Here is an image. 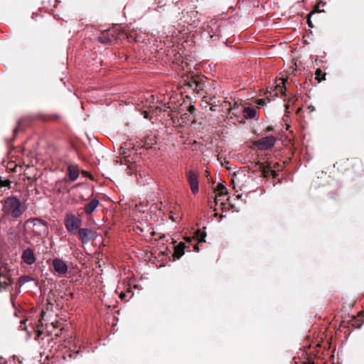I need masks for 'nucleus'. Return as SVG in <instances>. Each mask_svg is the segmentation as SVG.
<instances>
[{"mask_svg": "<svg viewBox=\"0 0 364 364\" xmlns=\"http://www.w3.org/2000/svg\"><path fill=\"white\" fill-rule=\"evenodd\" d=\"M155 143H156V141H155V139H150V142H147V141H146V144H155Z\"/></svg>", "mask_w": 364, "mask_h": 364, "instance_id": "nucleus-38", "label": "nucleus"}, {"mask_svg": "<svg viewBox=\"0 0 364 364\" xmlns=\"http://www.w3.org/2000/svg\"><path fill=\"white\" fill-rule=\"evenodd\" d=\"M304 364H314V362L311 363V362H308V363H304Z\"/></svg>", "mask_w": 364, "mask_h": 364, "instance_id": "nucleus-43", "label": "nucleus"}, {"mask_svg": "<svg viewBox=\"0 0 364 364\" xmlns=\"http://www.w3.org/2000/svg\"><path fill=\"white\" fill-rule=\"evenodd\" d=\"M238 109V107H229L228 108V111H229V113H232V114H234V115H235V116L237 115V112H235V111L236 109Z\"/></svg>", "mask_w": 364, "mask_h": 364, "instance_id": "nucleus-30", "label": "nucleus"}, {"mask_svg": "<svg viewBox=\"0 0 364 364\" xmlns=\"http://www.w3.org/2000/svg\"><path fill=\"white\" fill-rule=\"evenodd\" d=\"M52 264L54 271L59 275L64 276L67 274L68 267L63 259L55 258L53 259Z\"/></svg>", "mask_w": 364, "mask_h": 364, "instance_id": "nucleus-8", "label": "nucleus"}, {"mask_svg": "<svg viewBox=\"0 0 364 364\" xmlns=\"http://www.w3.org/2000/svg\"><path fill=\"white\" fill-rule=\"evenodd\" d=\"M255 166L257 167V169L262 173V176L264 178H269L270 176L272 168L269 164L266 165L264 163L257 162L255 164Z\"/></svg>", "mask_w": 364, "mask_h": 364, "instance_id": "nucleus-11", "label": "nucleus"}, {"mask_svg": "<svg viewBox=\"0 0 364 364\" xmlns=\"http://www.w3.org/2000/svg\"><path fill=\"white\" fill-rule=\"evenodd\" d=\"M206 237V233L204 231L198 229L195 232L193 239L198 240V243H202L205 242V238Z\"/></svg>", "mask_w": 364, "mask_h": 364, "instance_id": "nucleus-19", "label": "nucleus"}, {"mask_svg": "<svg viewBox=\"0 0 364 364\" xmlns=\"http://www.w3.org/2000/svg\"><path fill=\"white\" fill-rule=\"evenodd\" d=\"M270 176H271L273 178H277V176H278V173H277L275 170L272 169V173L270 174Z\"/></svg>", "mask_w": 364, "mask_h": 364, "instance_id": "nucleus-33", "label": "nucleus"}, {"mask_svg": "<svg viewBox=\"0 0 364 364\" xmlns=\"http://www.w3.org/2000/svg\"><path fill=\"white\" fill-rule=\"evenodd\" d=\"M199 244H200V243H198V242L196 245H194V247H193V250H194L195 251H197V252H198V251H199V247H198Z\"/></svg>", "mask_w": 364, "mask_h": 364, "instance_id": "nucleus-36", "label": "nucleus"}, {"mask_svg": "<svg viewBox=\"0 0 364 364\" xmlns=\"http://www.w3.org/2000/svg\"><path fill=\"white\" fill-rule=\"evenodd\" d=\"M216 191L219 192V193L218 195H216L214 198V201H215V204L217 205L218 203V200H219L218 198L225 196L228 193V191H227L225 186L222 183H219L217 186Z\"/></svg>", "mask_w": 364, "mask_h": 364, "instance_id": "nucleus-17", "label": "nucleus"}, {"mask_svg": "<svg viewBox=\"0 0 364 364\" xmlns=\"http://www.w3.org/2000/svg\"><path fill=\"white\" fill-rule=\"evenodd\" d=\"M117 39L114 30H107L102 32L98 37V41L103 44L111 43L114 40Z\"/></svg>", "mask_w": 364, "mask_h": 364, "instance_id": "nucleus-9", "label": "nucleus"}, {"mask_svg": "<svg viewBox=\"0 0 364 364\" xmlns=\"http://www.w3.org/2000/svg\"><path fill=\"white\" fill-rule=\"evenodd\" d=\"M285 82L286 80L283 81L281 85H277L276 86V90H278L282 95H284L286 92V87H285Z\"/></svg>", "mask_w": 364, "mask_h": 364, "instance_id": "nucleus-26", "label": "nucleus"}, {"mask_svg": "<svg viewBox=\"0 0 364 364\" xmlns=\"http://www.w3.org/2000/svg\"><path fill=\"white\" fill-rule=\"evenodd\" d=\"M181 119L183 122L190 120V115L188 113H184L181 116Z\"/></svg>", "mask_w": 364, "mask_h": 364, "instance_id": "nucleus-28", "label": "nucleus"}, {"mask_svg": "<svg viewBox=\"0 0 364 364\" xmlns=\"http://www.w3.org/2000/svg\"><path fill=\"white\" fill-rule=\"evenodd\" d=\"M11 183V181L9 179H3L2 177L0 176V188H7L10 189Z\"/></svg>", "mask_w": 364, "mask_h": 364, "instance_id": "nucleus-22", "label": "nucleus"}, {"mask_svg": "<svg viewBox=\"0 0 364 364\" xmlns=\"http://www.w3.org/2000/svg\"><path fill=\"white\" fill-rule=\"evenodd\" d=\"M186 241H187V242H191V239L190 237H187V238H186Z\"/></svg>", "mask_w": 364, "mask_h": 364, "instance_id": "nucleus-42", "label": "nucleus"}, {"mask_svg": "<svg viewBox=\"0 0 364 364\" xmlns=\"http://www.w3.org/2000/svg\"><path fill=\"white\" fill-rule=\"evenodd\" d=\"M187 110L188 111L189 113L194 114L195 112L196 111V109L194 105H191L188 106Z\"/></svg>", "mask_w": 364, "mask_h": 364, "instance_id": "nucleus-29", "label": "nucleus"}, {"mask_svg": "<svg viewBox=\"0 0 364 364\" xmlns=\"http://www.w3.org/2000/svg\"><path fill=\"white\" fill-rule=\"evenodd\" d=\"M52 325H53V328H57L60 326V323L59 321H55V322H53Z\"/></svg>", "mask_w": 364, "mask_h": 364, "instance_id": "nucleus-34", "label": "nucleus"}, {"mask_svg": "<svg viewBox=\"0 0 364 364\" xmlns=\"http://www.w3.org/2000/svg\"><path fill=\"white\" fill-rule=\"evenodd\" d=\"M68 173L71 181H75L79 176L78 166L75 164H70L68 168Z\"/></svg>", "mask_w": 364, "mask_h": 364, "instance_id": "nucleus-13", "label": "nucleus"}, {"mask_svg": "<svg viewBox=\"0 0 364 364\" xmlns=\"http://www.w3.org/2000/svg\"><path fill=\"white\" fill-rule=\"evenodd\" d=\"M59 118V117L58 115H53L49 119H51V120H58Z\"/></svg>", "mask_w": 364, "mask_h": 364, "instance_id": "nucleus-37", "label": "nucleus"}, {"mask_svg": "<svg viewBox=\"0 0 364 364\" xmlns=\"http://www.w3.org/2000/svg\"><path fill=\"white\" fill-rule=\"evenodd\" d=\"M358 321H360V323L357 324L358 327H360L362 323L364 322V313L360 312L358 315Z\"/></svg>", "mask_w": 364, "mask_h": 364, "instance_id": "nucleus-27", "label": "nucleus"}, {"mask_svg": "<svg viewBox=\"0 0 364 364\" xmlns=\"http://www.w3.org/2000/svg\"><path fill=\"white\" fill-rule=\"evenodd\" d=\"M187 181L193 194L198 192V176L193 171H188L186 173Z\"/></svg>", "mask_w": 364, "mask_h": 364, "instance_id": "nucleus-7", "label": "nucleus"}, {"mask_svg": "<svg viewBox=\"0 0 364 364\" xmlns=\"http://www.w3.org/2000/svg\"><path fill=\"white\" fill-rule=\"evenodd\" d=\"M245 119H254L257 115V111L254 108L245 107L242 109Z\"/></svg>", "mask_w": 364, "mask_h": 364, "instance_id": "nucleus-18", "label": "nucleus"}, {"mask_svg": "<svg viewBox=\"0 0 364 364\" xmlns=\"http://www.w3.org/2000/svg\"><path fill=\"white\" fill-rule=\"evenodd\" d=\"M77 235L82 244H87L96 238L97 233L90 228H80Z\"/></svg>", "mask_w": 364, "mask_h": 364, "instance_id": "nucleus-5", "label": "nucleus"}, {"mask_svg": "<svg viewBox=\"0 0 364 364\" xmlns=\"http://www.w3.org/2000/svg\"><path fill=\"white\" fill-rule=\"evenodd\" d=\"M321 4H322V6H324L325 5V1H318V4L314 6V10L308 14L307 22H308V24H309V27H311V28L314 27V26H313V24H312V23H311V21L310 20L311 16H313L316 13H321V12H323L324 11L323 10H320L319 9V7H320Z\"/></svg>", "mask_w": 364, "mask_h": 364, "instance_id": "nucleus-16", "label": "nucleus"}, {"mask_svg": "<svg viewBox=\"0 0 364 364\" xmlns=\"http://www.w3.org/2000/svg\"><path fill=\"white\" fill-rule=\"evenodd\" d=\"M33 278L28 275H24L19 277L18 284L19 285L18 292H20V287L23 285L25 283L32 281Z\"/></svg>", "mask_w": 364, "mask_h": 364, "instance_id": "nucleus-20", "label": "nucleus"}, {"mask_svg": "<svg viewBox=\"0 0 364 364\" xmlns=\"http://www.w3.org/2000/svg\"><path fill=\"white\" fill-rule=\"evenodd\" d=\"M82 220L79 217L73 213H67L64 218V225L72 235H76L77 232L80 228Z\"/></svg>", "mask_w": 364, "mask_h": 364, "instance_id": "nucleus-4", "label": "nucleus"}, {"mask_svg": "<svg viewBox=\"0 0 364 364\" xmlns=\"http://www.w3.org/2000/svg\"><path fill=\"white\" fill-rule=\"evenodd\" d=\"M25 324H26V321H25V320L21 321V326H20V327H21V328H23V325H25Z\"/></svg>", "mask_w": 364, "mask_h": 364, "instance_id": "nucleus-39", "label": "nucleus"}, {"mask_svg": "<svg viewBox=\"0 0 364 364\" xmlns=\"http://www.w3.org/2000/svg\"><path fill=\"white\" fill-rule=\"evenodd\" d=\"M267 131H268V132H272V131H273V128H272V127H269L267 128Z\"/></svg>", "mask_w": 364, "mask_h": 364, "instance_id": "nucleus-40", "label": "nucleus"}, {"mask_svg": "<svg viewBox=\"0 0 364 364\" xmlns=\"http://www.w3.org/2000/svg\"><path fill=\"white\" fill-rule=\"evenodd\" d=\"M12 284V279L7 274H2L0 272V288L6 289Z\"/></svg>", "mask_w": 364, "mask_h": 364, "instance_id": "nucleus-15", "label": "nucleus"}, {"mask_svg": "<svg viewBox=\"0 0 364 364\" xmlns=\"http://www.w3.org/2000/svg\"><path fill=\"white\" fill-rule=\"evenodd\" d=\"M24 122L25 120L23 119H21L18 121L17 127L14 129V136H16L21 130L23 129Z\"/></svg>", "mask_w": 364, "mask_h": 364, "instance_id": "nucleus-23", "label": "nucleus"}, {"mask_svg": "<svg viewBox=\"0 0 364 364\" xmlns=\"http://www.w3.org/2000/svg\"><path fill=\"white\" fill-rule=\"evenodd\" d=\"M185 248V244L182 242H180L177 246L175 247L173 257L174 258L180 259L184 255Z\"/></svg>", "mask_w": 364, "mask_h": 364, "instance_id": "nucleus-14", "label": "nucleus"}, {"mask_svg": "<svg viewBox=\"0 0 364 364\" xmlns=\"http://www.w3.org/2000/svg\"><path fill=\"white\" fill-rule=\"evenodd\" d=\"M100 201L97 198L92 199L89 203H86L84 207L85 213L87 215H91L96 208L99 206Z\"/></svg>", "mask_w": 364, "mask_h": 364, "instance_id": "nucleus-12", "label": "nucleus"}, {"mask_svg": "<svg viewBox=\"0 0 364 364\" xmlns=\"http://www.w3.org/2000/svg\"><path fill=\"white\" fill-rule=\"evenodd\" d=\"M204 87L203 82L200 79L198 82L196 84V85L193 87V90L197 92L200 93Z\"/></svg>", "mask_w": 364, "mask_h": 364, "instance_id": "nucleus-25", "label": "nucleus"}, {"mask_svg": "<svg viewBox=\"0 0 364 364\" xmlns=\"http://www.w3.org/2000/svg\"><path fill=\"white\" fill-rule=\"evenodd\" d=\"M279 166H280L279 164L276 162L273 164V166H272V169L274 168V170L275 168H279Z\"/></svg>", "mask_w": 364, "mask_h": 364, "instance_id": "nucleus-35", "label": "nucleus"}, {"mask_svg": "<svg viewBox=\"0 0 364 364\" xmlns=\"http://www.w3.org/2000/svg\"><path fill=\"white\" fill-rule=\"evenodd\" d=\"M277 139L273 136L262 137L255 142V145L260 150H268L275 144Z\"/></svg>", "mask_w": 364, "mask_h": 364, "instance_id": "nucleus-6", "label": "nucleus"}, {"mask_svg": "<svg viewBox=\"0 0 364 364\" xmlns=\"http://www.w3.org/2000/svg\"><path fill=\"white\" fill-rule=\"evenodd\" d=\"M316 79L320 82L325 80L326 73H324L321 69L318 68L315 72Z\"/></svg>", "mask_w": 364, "mask_h": 364, "instance_id": "nucleus-24", "label": "nucleus"}, {"mask_svg": "<svg viewBox=\"0 0 364 364\" xmlns=\"http://www.w3.org/2000/svg\"><path fill=\"white\" fill-rule=\"evenodd\" d=\"M127 146V144H124V146H122L121 147V149H120V150H121L120 154H123V155H126V154H127V152H126V151H125V150H126L127 148V146ZM126 156H125V157H126Z\"/></svg>", "mask_w": 364, "mask_h": 364, "instance_id": "nucleus-32", "label": "nucleus"}, {"mask_svg": "<svg viewBox=\"0 0 364 364\" xmlns=\"http://www.w3.org/2000/svg\"><path fill=\"white\" fill-rule=\"evenodd\" d=\"M210 109V110H212V111H215V107H214V106H211Z\"/></svg>", "mask_w": 364, "mask_h": 364, "instance_id": "nucleus-41", "label": "nucleus"}, {"mask_svg": "<svg viewBox=\"0 0 364 364\" xmlns=\"http://www.w3.org/2000/svg\"><path fill=\"white\" fill-rule=\"evenodd\" d=\"M200 80L198 76H195L191 77V79L186 81L185 85L188 87L193 89L196 84L198 82V81Z\"/></svg>", "mask_w": 364, "mask_h": 364, "instance_id": "nucleus-21", "label": "nucleus"}, {"mask_svg": "<svg viewBox=\"0 0 364 364\" xmlns=\"http://www.w3.org/2000/svg\"><path fill=\"white\" fill-rule=\"evenodd\" d=\"M334 167L341 173H346L351 171L355 174H360L364 172V164L362 160L359 158H348L341 159L336 161Z\"/></svg>", "mask_w": 364, "mask_h": 364, "instance_id": "nucleus-2", "label": "nucleus"}, {"mask_svg": "<svg viewBox=\"0 0 364 364\" xmlns=\"http://www.w3.org/2000/svg\"><path fill=\"white\" fill-rule=\"evenodd\" d=\"M21 259L28 265L33 264L36 260L33 250L30 247H27L23 251Z\"/></svg>", "mask_w": 364, "mask_h": 364, "instance_id": "nucleus-10", "label": "nucleus"}, {"mask_svg": "<svg viewBox=\"0 0 364 364\" xmlns=\"http://www.w3.org/2000/svg\"><path fill=\"white\" fill-rule=\"evenodd\" d=\"M32 224V232L37 237H45L48 234V224L46 221L38 218H30L25 222V225Z\"/></svg>", "mask_w": 364, "mask_h": 364, "instance_id": "nucleus-3", "label": "nucleus"}, {"mask_svg": "<svg viewBox=\"0 0 364 364\" xmlns=\"http://www.w3.org/2000/svg\"><path fill=\"white\" fill-rule=\"evenodd\" d=\"M257 106L259 107H262V106H264L265 105V100H264V99L258 100L257 102Z\"/></svg>", "mask_w": 364, "mask_h": 364, "instance_id": "nucleus-31", "label": "nucleus"}, {"mask_svg": "<svg viewBox=\"0 0 364 364\" xmlns=\"http://www.w3.org/2000/svg\"><path fill=\"white\" fill-rule=\"evenodd\" d=\"M1 210L4 215L11 216L12 218L16 219L23 215L26 208L18 198L11 196L4 200Z\"/></svg>", "mask_w": 364, "mask_h": 364, "instance_id": "nucleus-1", "label": "nucleus"}]
</instances>
